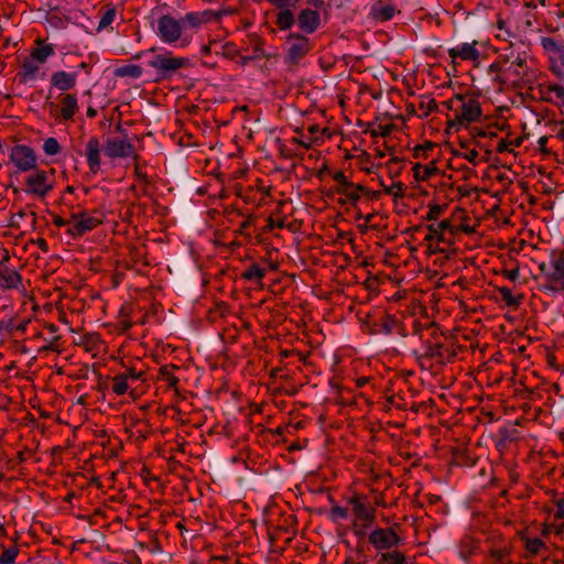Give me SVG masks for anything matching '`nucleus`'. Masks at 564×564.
Returning a JSON list of instances; mask_svg holds the SVG:
<instances>
[{"instance_id":"nucleus-38","label":"nucleus","mask_w":564,"mask_h":564,"mask_svg":"<svg viewBox=\"0 0 564 564\" xmlns=\"http://www.w3.org/2000/svg\"><path fill=\"white\" fill-rule=\"evenodd\" d=\"M413 171H414V176L416 180L426 181L437 172V167L434 165L430 166V165H422L420 163H416L413 166Z\"/></svg>"},{"instance_id":"nucleus-17","label":"nucleus","mask_w":564,"mask_h":564,"mask_svg":"<svg viewBox=\"0 0 564 564\" xmlns=\"http://www.w3.org/2000/svg\"><path fill=\"white\" fill-rule=\"evenodd\" d=\"M476 45V41L471 43L458 44L448 50V55L452 57L453 62H455L457 58L462 61L477 62L479 59L480 53Z\"/></svg>"},{"instance_id":"nucleus-42","label":"nucleus","mask_w":564,"mask_h":564,"mask_svg":"<svg viewBox=\"0 0 564 564\" xmlns=\"http://www.w3.org/2000/svg\"><path fill=\"white\" fill-rule=\"evenodd\" d=\"M142 73L141 66L134 64L122 66L117 72L119 76H128L134 79L140 78Z\"/></svg>"},{"instance_id":"nucleus-28","label":"nucleus","mask_w":564,"mask_h":564,"mask_svg":"<svg viewBox=\"0 0 564 564\" xmlns=\"http://www.w3.org/2000/svg\"><path fill=\"white\" fill-rule=\"evenodd\" d=\"M377 564H408V562L402 552L393 550L379 553Z\"/></svg>"},{"instance_id":"nucleus-53","label":"nucleus","mask_w":564,"mask_h":564,"mask_svg":"<svg viewBox=\"0 0 564 564\" xmlns=\"http://www.w3.org/2000/svg\"><path fill=\"white\" fill-rule=\"evenodd\" d=\"M380 197H381V192H379V191H371V189H369V188L364 186L362 199L365 202L378 200V199H380Z\"/></svg>"},{"instance_id":"nucleus-11","label":"nucleus","mask_w":564,"mask_h":564,"mask_svg":"<svg viewBox=\"0 0 564 564\" xmlns=\"http://www.w3.org/2000/svg\"><path fill=\"white\" fill-rule=\"evenodd\" d=\"M102 150L110 159L138 158L133 143L127 138H108Z\"/></svg>"},{"instance_id":"nucleus-57","label":"nucleus","mask_w":564,"mask_h":564,"mask_svg":"<svg viewBox=\"0 0 564 564\" xmlns=\"http://www.w3.org/2000/svg\"><path fill=\"white\" fill-rule=\"evenodd\" d=\"M478 155H479L478 151H477V150H475V149H471V150H468V151L465 153L464 158H465L469 163H471V164L476 165V164H477Z\"/></svg>"},{"instance_id":"nucleus-25","label":"nucleus","mask_w":564,"mask_h":564,"mask_svg":"<svg viewBox=\"0 0 564 564\" xmlns=\"http://www.w3.org/2000/svg\"><path fill=\"white\" fill-rule=\"evenodd\" d=\"M100 20L97 26V31L101 32L111 26L117 17V9L112 4L104 6L99 10Z\"/></svg>"},{"instance_id":"nucleus-54","label":"nucleus","mask_w":564,"mask_h":564,"mask_svg":"<svg viewBox=\"0 0 564 564\" xmlns=\"http://www.w3.org/2000/svg\"><path fill=\"white\" fill-rule=\"evenodd\" d=\"M375 213H369L364 217V225H359V228L362 232L367 231L369 228H377L376 225L372 224V220L376 218Z\"/></svg>"},{"instance_id":"nucleus-8","label":"nucleus","mask_w":564,"mask_h":564,"mask_svg":"<svg viewBox=\"0 0 564 564\" xmlns=\"http://www.w3.org/2000/svg\"><path fill=\"white\" fill-rule=\"evenodd\" d=\"M186 58L175 57L171 53L154 54L148 65L156 69L161 77H170L186 64Z\"/></svg>"},{"instance_id":"nucleus-22","label":"nucleus","mask_w":564,"mask_h":564,"mask_svg":"<svg viewBox=\"0 0 564 564\" xmlns=\"http://www.w3.org/2000/svg\"><path fill=\"white\" fill-rule=\"evenodd\" d=\"M21 284V275L13 269H9L0 262V288L17 289Z\"/></svg>"},{"instance_id":"nucleus-56","label":"nucleus","mask_w":564,"mask_h":564,"mask_svg":"<svg viewBox=\"0 0 564 564\" xmlns=\"http://www.w3.org/2000/svg\"><path fill=\"white\" fill-rule=\"evenodd\" d=\"M53 224L58 228H62L65 226H67V227L72 226L70 218L64 219L63 217H61L58 215H53Z\"/></svg>"},{"instance_id":"nucleus-29","label":"nucleus","mask_w":564,"mask_h":564,"mask_svg":"<svg viewBox=\"0 0 564 564\" xmlns=\"http://www.w3.org/2000/svg\"><path fill=\"white\" fill-rule=\"evenodd\" d=\"M264 275H265V269L262 268L258 263L250 264L241 273L242 279L250 281V282H254V283H261Z\"/></svg>"},{"instance_id":"nucleus-12","label":"nucleus","mask_w":564,"mask_h":564,"mask_svg":"<svg viewBox=\"0 0 564 564\" xmlns=\"http://www.w3.org/2000/svg\"><path fill=\"white\" fill-rule=\"evenodd\" d=\"M551 265L552 271L546 274L542 289L553 293L564 291V254L553 257Z\"/></svg>"},{"instance_id":"nucleus-64","label":"nucleus","mask_w":564,"mask_h":564,"mask_svg":"<svg viewBox=\"0 0 564 564\" xmlns=\"http://www.w3.org/2000/svg\"><path fill=\"white\" fill-rule=\"evenodd\" d=\"M306 3L318 10L325 6V0H306Z\"/></svg>"},{"instance_id":"nucleus-41","label":"nucleus","mask_w":564,"mask_h":564,"mask_svg":"<svg viewBox=\"0 0 564 564\" xmlns=\"http://www.w3.org/2000/svg\"><path fill=\"white\" fill-rule=\"evenodd\" d=\"M445 348L442 344L435 343L431 344L426 348V357H430L432 359H436L438 362H444L445 355H444Z\"/></svg>"},{"instance_id":"nucleus-44","label":"nucleus","mask_w":564,"mask_h":564,"mask_svg":"<svg viewBox=\"0 0 564 564\" xmlns=\"http://www.w3.org/2000/svg\"><path fill=\"white\" fill-rule=\"evenodd\" d=\"M329 518L334 522L346 520L348 518V509L340 506H334L329 511Z\"/></svg>"},{"instance_id":"nucleus-4","label":"nucleus","mask_w":564,"mask_h":564,"mask_svg":"<svg viewBox=\"0 0 564 564\" xmlns=\"http://www.w3.org/2000/svg\"><path fill=\"white\" fill-rule=\"evenodd\" d=\"M51 116L57 123H67L74 121L79 111L78 98L75 94L64 93L57 97V102L47 105Z\"/></svg>"},{"instance_id":"nucleus-24","label":"nucleus","mask_w":564,"mask_h":564,"mask_svg":"<svg viewBox=\"0 0 564 564\" xmlns=\"http://www.w3.org/2000/svg\"><path fill=\"white\" fill-rule=\"evenodd\" d=\"M212 21V12L209 10L188 12L182 18L183 26L198 28L202 24Z\"/></svg>"},{"instance_id":"nucleus-21","label":"nucleus","mask_w":564,"mask_h":564,"mask_svg":"<svg viewBox=\"0 0 564 564\" xmlns=\"http://www.w3.org/2000/svg\"><path fill=\"white\" fill-rule=\"evenodd\" d=\"M543 100L552 102L564 110V86L561 84H549L543 90Z\"/></svg>"},{"instance_id":"nucleus-52","label":"nucleus","mask_w":564,"mask_h":564,"mask_svg":"<svg viewBox=\"0 0 564 564\" xmlns=\"http://www.w3.org/2000/svg\"><path fill=\"white\" fill-rule=\"evenodd\" d=\"M123 376L128 377L129 381L143 380L144 372L134 368H128L123 372Z\"/></svg>"},{"instance_id":"nucleus-59","label":"nucleus","mask_w":564,"mask_h":564,"mask_svg":"<svg viewBox=\"0 0 564 564\" xmlns=\"http://www.w3.org/2000/svg\"><path fill=\"white\" fill-rule=\"evenodd\" d=\"M520 275L519 269L506 270L503 276L510 281H516Z\"/></svg>"},{"instance_id":"nucleus-49","label":"nucleus","mask_w":564,"mask_h":564,"mask_svg":"<svg viewBox=\"0 0 564 564\" xmlns=\"http://www.w3.org/2000/svg\"><path fill=\"white\" fill-rule=\"evenodd\" d=\"M444 212H445V206L432 205L429 208L426 219L427 220H437L443 215Z\"/></svg>"},{"instance_id":"nucleus-10","label":"nucleus","mask_w":564,"mask_h":564,"mask_svg":"<svg viewBox=\"0 0 564 564\" xmlns=\"http://www.w3.org/2000/svg\"><path fill=\"white\" fill-rule=\"evenodd\" d=\"M70 221L72 226L67 228L66 232L73 238H80L101 224L98 218L88 215L86 212L72 213Z\"/></svg>"},{"instance_id":"nucleus-1","label":"nucleus","mask_w":564,"mask_h":564,"mask_svg":"<svg viewBox=\"0 0 564 564\" xmlns=\"http://www.w3.org/2000/svg\"><path fill=\"white\" fill-rule=\"evenodd\" d=\"M490 70L498 73L502 83L518 85L530 80L525 53L501 54L498 61L490 65Z\"/></svg>"},{"instance_id":"nucleus-20","label":"nucleus","mask_w":564,"mask_h":564,"mask_svg":"<svg viewBox=\"0 0 564 564\" xmlns=\"http://www.w3.org/2000/svg\"><path fill=\"white\" fill-rule=\"evenodd\" d=\"M397 8L392 4L383 3L381 0L375 2L369 11V17L377 22H387L393 19Z\"/></svg>"},{"instance_id":"nucleus-18","label":"nucleus","mask_w":564,"mask_h":564,"mask_svg":"<svg viewBox=\"0 0 564 564\" xmlns=\"http://www.w3.org/2000/svg\"><path fill=\"white\" fill-rule=\"evenodd\" d=\"M321 24V15L317 10L303 9L297 15L299 28L307 33H314Z\"/></svg>"},{"instance_id":"nucleus-61","label":"nucleus","mask_w":564,"mask_h":564,"mask_svg":"<svg viewBox=\"0 0 564 564\" xmlns=\"http://www.w3.org/2000/svg\"><path fill=\"white\" fill-rule=\"evenodd\" d=\"M426 149H432V143L429 142L426 143V145L422 147V145H417L415 149H414V156L415 158H420L421 155L424 154L425 150Z\"/></svg>"},{"instance_id":"nucleus-7","label":"nucleus","mask_w":564,"mask_h":564,"mask_svg":"<svg viewBox=\"0 0 564 564\" xmlns=\"http://www.w3.org/2000/svg\"><path fill=\"white\" fill-rule=\"evenodd\" d=\"M399 524L390 528H377L372 530L368 536L369 543L377 550H390L397 547L402 539L398 533Z\"/></svg>"},{"instance_id":"nucleus-9","label":"nucleus","mask_w":564,"mask_h":564,"mask_svg":"<svg viewBox=\"0 0 564 564\" xmlns=\"http://www.w3.org/2000/svg\"><path fill=\"white\" fill-rule=\"evenodd\" d=\"M9 159L19 172H30L37 165L34 150L26 144H17L11 148Z\"/></svg>"},{"instance_id":"nucleus-40","label":"nucleus","mask_w":564,"mask_h":564,"mask_svg":"<svg viewBox=\"0 0 564 564\" xmlns=\"http://www.w3.org/2000/svg\"><path fill=\"white\" fill-rule=\"evenodd\" d=\"M43 152L48 156L57 155L62 151V147L56 138H47L42 145Z\"/></svg>"},{"instance_id":"nucleus-15","label":"nucleus","mask_w":564,"mask_h":564,"mask_svg":"<svg viewBox=\"0 0 564 564\" xmlns=\"http://www.w3.org/2000/svg\"><path fill=\"white\" fill-rule=\"evenodd\" d=\"M101 147L97 137H90L86 143L85 156L89 171L93 174H97L101 165Z\"/></svg>"},{"instance_id":"nucleus-31","label":"nucleus","mask_w":564,"mask_h":564,"mask_svg":"<svg viewBox=\"0 0 564 564\" xmlns=\"http://www.w3.org/2000/svg\"><path fill=\"white\" fill-rule=\"evenodd\" d=\"M291 8L279 9L275 24L280 30H289L295 22Z\"/></svg>"},{"instance_id":"nucleus-34","label":"nucleus","mask_w":564,"mask_h":564,"mask_svg":"<svg viewBox=\"0 0 564 564\" xmlns=\"http://www.w3.org/2000/svg\"><path fill=\"white\" fill-rule=\"evenodd\" d=\"M130 388V381L128 380V377L123 376L122 372L116 375L112 378V386L111 390L117 395H123L129 391Z\"/></svg>"},{"instance_id":"nucleus-27","label":"nucleus","mask_w":564,"mask_h":564,"mask_svg":"<svg viewBox=\"0 0 564 564\" xmlns=\"http://www.w3.org/2000/svg\"><path fill=\"white\" fill-rule=\"evenodd\" d=\"M40 70L36 61L31 57V59H26L23 62L20 72V79L23 83L33 82L37 77V73Z\"/></svg>"},{"instance_id":"nucleus-26","label":"nucleus","mask_w":564,"mask_h":564,"mask_svg":"<svg viewBox=\"0 0 564 564\" xmlns=\"http://www.w3.org/2000/svg\"><path fill=\"white\" fill-rule=\"evenodd\" d=\"M364 186L351 183L346 188L338 189V194L345 196L346 202L357 207V203L362 199Z\"/></svg>"},{"instance_id":"nucleus-3","label":"nucleus","mask_w":564,"mask_h":564,"mask_svg":"<svg viewBox=\"0 0 564 564\" xmlns=\"http://www.w3.org/2000/svg\"><path fill=\"white\" fill-rule=\"evenodd\" d=\"M25 176V193L44 198L53 188L55 183V170L34 169Z\"/></svg>"},{"instance_id":"nucleus-47","label":"nucleus","mask_w":564,"mask_h":564,"mask_svg":"<svg viewBox=\"0 0 564 564\" xmlns=\"http://www.w3.org/2000/svg\"><path fill=\"white\" fill-rule=\"evenodd\" d=\"M420 108L423 110V116H429L437 109V104L434 98L427 97L426 100L421 101Z\"/></svg>"},{"instance_id":"nucleus-63","label":"nucleus","mask_w":564,"mask_h":564,"mask_svg":"<svg viewBox=\"0 0 564 564\" xmlns=\"http://www.w3.org/2000/svg\"><path fill=\"white\" fill-rule=\"evenodd\" d=\"M134 175H135V177H137L139 181L144 182V183H147V182H148V176H147V174H145V173H143V172H142V170H141L138 165L134 167Z\"/></svg>"},{"instance_id":"nucleus-33","label":"nucleus","mask_w":564,"mask_h":564,"mask_svg":"<svg viewBox=\"0 0 564 564\" xmlns=\"http://www.w3.org/2000/svg\"><path fill=\"white\" fill-rule=\"evenodd\" d=\"M489 558L494 564H511L507 545L490 549Z\"/></svg>"},{"instance_id":"nucleus-37","label":"nucleus","mask_w":564,"mask_h":564,"mask_svg":"<svg viewBox=\"0 0 564 564\" xmlns=\"http://www.w3.org/2000/svg\"><path fill=\"white\" fill-rule=\"evenodd\" d=\"M524 549L531 555L539 554L543 549L546 547L545 543L539 538H524Z\"/></svg>"},{"instance_id":"nucleus-30","label":"nucleus","mask_w":564,"mask_h":564,"mask_svg":"<svg viewBox=\"0 0 564 564\" xmlns=\"http://www.w3.org/2000/svg\"><path fill=\"white\" fill-rule=\"evenodd\" d=\"M37 44L41 46L35 48L31 53V57L35 59L37 63H45L48 57L53 56L55 53L54 46L52 44H44L42 45V42L40 40L36 41Z\"/></svg>"},{"instance_id":"nucleus-13","label":"nucleus","mask_w":564,"mask_h":564,"mask_svg":"<svg viewBox=\"0 0 564 564\" xmlns=\"http://www.w3.org/2000/svg\"><path fill=\"white\" fill-rule=\"evenodd\" d=\"M348 505L356 521L364 522V528H369L373 523L376 509L370 506L366 496H354L348 500Z\"/></svg>"},{"instance_id":"nucleus-48","label":"nucleus","mask_w":564,"mask_h":564,"mask_svg":"<svg viewBox=\"0 0 564 564\" xmlns=\"http://www.w3.org/2000/svg\"><path fill=\"white\" fill-rule=\"evenodd\" d=\"M393 126L392 124H379L377 129H372L370 131L371 137L377 138H386L388 137L392 131Z\"/></svg>"},{"instance_id":"nucleus-6","label":"nucleus","mask_w":564,"mask_h":564,"mask_svg":"<svg viewBox=\"0 0 564 564\" xmlns=\"http://www.w3.org/2000/svg\"><path fill=\"white\" fill-rule=\"evenodd\" d=\"M183 29L182 20H177L170 14H164L158 19L156 34L166 44L175 45L180 43L178 46H185L187 42L181 41Z\"/></svg>"},{"instance_id":"nucleus-35","label":"nucleus","mask_w":564,"mask_h":564,"mask_svg":"<svg viewBox=\"0 0 564 564\" xmlns=\"http://www.w3.org/2000/svg\"><path fill=\"white\" fill-rule=\"evenodd\" d=\"M175 370H178V368L174 366H163L160 369V379L165 381L169 388H176L180 382L178 377L174 373Z\"/></svg>"},{"instance_id":"nucleus-55","label":"nucleus","mask_w":564,"mask_h":564,"mask_svg":"<svg viewBox=\"0 0 564 564\" xmlns=\"http://www.w3.org/2000/svg\"><path fill=\"white\" fill-rule=\"evenodd\" d=\"M236 13V9L234 8H226L223 10L214 11V23L221 19L223 17L234 15Z\"/></svg>"},{"instance_id":"nucleus-14","label":"nucleus","mask_w":564,"mask_h":564,"mask_svg":"<svg viewBox=\"0 0 564 564\" xmlns=\"http://www.w3.org/2000/svg\"><path fill=\"white\" fill-rule=\"evenodd\" d=\"M286 59L291 64H297L310 51V40L300 34H291L288 39Z\"/></svg>"},{"instance_id":"nucleus-19","label":"nucleus","mask_w":564,"mask_h":564,"mask_svg":"<svg viewBox=\"0 0 564 564\" xmlns=\"http://www.w3.org/2000/svg\"><path fill=\"white\" fill-rule=\"evenodd\" d=\"M427 235L425 236L426 241H443L446 242L447 239L445 237V234L448 231L451 235L455 232L454 226L452 225L451 220L444 219L440 221L438 224H431L427 226Z\"/></svg>"},{"instance_id":"nucleus-36","label":"nucleus","mask_w":564,"mask_h":564,"mask_svg":"<svg viewBox=\"0 0 564 564\" xmlns=\"http://www.w3.org/2000/svg\"><path fill=\"white\" fill-rule=\"evenodd\" d=\"M498 292L502 299V301L511 307H518L521 304L523 295L514 296L512 291L507 286L498 288Z\"/></svg>"},{"instance_id":"nucleus-5","label":"nucleus","mask_w":564,"mask_h":564,"mask_svg":"<svg viewBox=\"0 0 564 564\" xmlns=\"http://www.w3.org/2000/svg\"><path fill=\"white\" fill-rule=\"evenodd\" d=\"M540 44L547 58L550 72L564 79V45L551 36H542Z\"/></svg>"},{"instance_id":"nucleus-45","label":"nucleus","mask_w":564,"mask_h":564,"mask_svg":"<svg viewBox=\"0 0 564 564\" xmlns=\"http://www.w3.org/2000/svg\"><path fill=\"white\" fill-rule=\"evenodd\" d=\"M334 181L337 183L335 187L336 193L338 194V189L346 188L352 182L345 175L343 171H337L333 174Z\"/></svg>"},{"instance_id":"nucleus-16","label":"nucleus","mask_w":564,"mask_h":564,"mask_svg":"<svg viewBox=\"0 0 564 564\" xmlns=\"http://www.w3.org/2000/svg\"><path fill=\"white\" fill-rule=\"evenodd\" d=\"M78 72L56 70L51 75V85L62 94L73 89L77 84Z\"/></svg>"},{"instance_id":"nucleus-43","label":"nucleus","mask_w":564,"mask_h":564,"mask_svg":"<svg viewBox=\"0 0 564 564\" xmlns=\"http://www.w3.org/2000/svg\"><path fill=\"white\" fill-rule=\"evenodd\" d=\"M18 554L19 550L15 546L6 549L0 555V564H13Z\"/></svg>"},{"instance_id":"nucleus-2","label":"nucleus","mask_w":564,"mask_h":564,"mask_svg":"<svg viewBox=\"0 0 564 564\" xmlns=\"http://www.w3.org/2000/svg\"><path fill=\"white\" fill-rule=\"evenodd\" d=\"M445 105L453 112L454 120L458 124L475 122L482 115L479 101L471 96L456 95L448 99Z\"/></svg>"},{"instance_id":"nucleus-60","label":"nucleus","mask_w":564,"mask_h":564,"mask_svg":"<svg viewBox=\"0 0 564 564\" xmlns=\"http://www.w3.org/2000/svg\"><path fill=\"white\" fill-rule=\"evenodd\" d=\"M511 144H512V142H508L503 139L500 140L497 144V152L502 153V152L509 151Z\"/></svg>"},{"instance_id":"nucleus-50","label":"nucleus","mask_w":564,"mask_h":564,"mask_svg":"<svg viewBox=\"0 0 564 564\" xmlns=\"http://www.w3.org/2000/svg\"><path fill=\"white\" fill-rule=\"evenodd\" d=\"M269 4L276 9H286L295 7L297 0H265Z\"/></svg>"},{"instance_id":"nucleus-39","label":"nucleus","mask_w":564,"mask_h":564,"mask_svg":"<svg viewBox=\"0 0 564 564\" xmlns=\"http://www.w3.org/2000/svg\"><path fill=\"white\" fill-rule=\"evenodd\" d=\"M397 325L395 321L391 317H383L379 323H376L372 327L373 333H383V335H390L393 327Z\"/></svg>"},{"instance_id":"nucleus-32","label":"nucleus","mask_w":564,"mask_h":564,"mask_svg":"<svg viewBox=\"0 0 564 564\" xmlns=\"http://www.w3.org/2000/svg\"><path fill=\"white\" fill-rule=\"evenodd\" d=\"M214 53L226 59H234L238 55V50L232 43L227 42L225 44L217 45L216 41H214Z\"/></svg>"},{"instance_id":"nucleus-62","label":"nucleus","mask_w":564,"mask_h":564,"mask_svg":"<svg viewBox=\"0 0 564 564\" xmlns=\"http://www.w3.org/2000/svg\"><path fill=\"white\" fill-rule=\"evenodd\" d=\"M539 270L543 274L544 279L546 278V274L552 271V265L550 263L541 262L539 264Z\"/></svg>"},{"instance_id":"nucleus-58","label":"nucleus","mask_w":564,"mask_h":564,"mask_svg":"<svg viewBox=\"0 0 564 564\" xmlns=\"http://www.w3.org/2000/svg\"><path fill=\"white\" fill-rule=\"evenodd\" d=\"M556 510H555V518L556 519H564V499H558L555 502Z\"/></svg>"},{"instance_id":"nucleus-46","label":"nucleus","mask_w":564,"mask_h":564,"mask_svg":"<svg viewBox=\"0 0 564 564\" xmlns=\"http://www.w3.org/2000/svg\"><path fill=\"white\" fill-rule=\"evenodd\" d=\"M236 562L234 557V552L229 550H225L223 554H214V564L224 563V564H234Z\"/></svg>"},{"instance_id":"nucleus-23","label":"nucleus","mask_w":564,"mask_h":564,"mask_svg":"<svg viewBox=\"0 0 564 564\" xmlns=\"http://www.w3.org/2000/svg\"><path fill=\"white\" fill-rule=\"evenodd\" d=\"M479 550V541L470 535H465L458 543V554L464 561L476 555Z\"/></svg>"},{"instance_id":"nucleus-51","label":"nucleus","mask_w":564,"mask_h":564,"mask_svg":"<svg viewBox=\"0 0 564 564\" xmlns=\"http://www.w3.org/2000/svg\"><path fill=\"white\" fill-rule=\"evenodd\" d=\"M386 194L391 195L395 198L403 196V186L402 183L398 182L392 184L389 187L384 188Z\"/></svg>"}]
</instances>
